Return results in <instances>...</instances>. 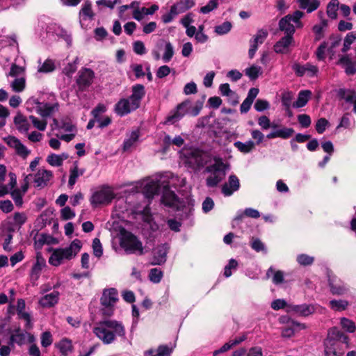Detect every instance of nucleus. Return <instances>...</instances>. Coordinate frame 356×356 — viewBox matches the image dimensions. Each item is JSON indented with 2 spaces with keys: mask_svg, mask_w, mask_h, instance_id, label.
Returning <instances> with one entry per match:
<instances>
[{
  "mask_svg": "<svg viewBox=\"0 0 356 356\" xmlns=\"http://www.w3.org/2000/svg\"><path fill=\"white\" fill-rule=\"evenodd\" d=\"M184 162L193 169L207 165L204 172L210 175L206 179L208 187H215L225 177L227 165L222 159L197 149H185L181 151Z\"/></svg>",
  "mask_w": 356,
  "mask_h": 356,
  "instance_id": "nucleus-1",
  "label": "nucleus"
},
{
  "mask_svg": "<svg viewBox=\"0 0 356 356\" xmlns=\"http://www.w3.org/2000/svg\"><path fill=\"white\" fill-rule=\"evenodd\" d=\"M26 109L29 112H35L40 115L43 119L40 120L34 115L29 117L34 127L39 131H44L47 127L46 118L50 117L58 110V103H48L39 101L35 97H30L25 102Z\"/></svg>",
  "mask_w": 356,
  "mask_h": 356,
  "instance_id": "nucleus-2",
  "label": "nucleus"
},
{
  "mask_svg": "<svg viewBox=\"0 0 356 356\" xmlns=\"http://www.w3.org/2000/svg\"><path fill=\"white\" fill-rule=\"evenodd\" d=\"M95 336L104 344H111L116 337L125 338L126 330L122 323L116 320H103L97 323L93 328Z\"/></svg>",
  "mask_w": 356,
  "mask_h": 356,
  "instance_id": "nucleus-3",
  "label": "nucleus"
},
{
  "mask_svg": "<svg viewBox=\"0 0 356 356\" xmlns=\"http://www.w3.org/2000/svg\"><path fill=\"white\" fill-rule=\"evenodd\" d=\"M203 106L202 102H197L194 106L192 102L187 99L179 104L176 108L172 111L168 115L165 123L174 124L179 121L184 115L197 116Z\"/></svg>",
  "mask_w": 356,
  "mask_h": 356,
  "instance_id": "nucleus-4",
  "label": "nucleus"
},
{
  "mask_svg": "<svg viewBox=\"0 0 356 356\" xmlns=\"http://www.w3.org/2000/svg\"><path fill=\"white\" fill-rule=\"evenodd\" d=\"M82 244L80 240L74 239L69 246L64 248H56L53 250L49 262L51 265L58 266L65 260H70L80 251Z\"/></svg>",
  "mask_w": 356,
  "mask_h": 356,
  "instance_id": "nucleus-5",
  "label": "nucleus"
},
{
  "mask_svg": "<svg viewBox=\"0 0 356 356\" xmlns=\"http://www.w3.org/2000/svg\"><path fill=\"white\" fill-rule=\"evenodd\" d=\"M120 245L128 254L142 255L144 254L143 243L129 232H122Z\"/></svg>",
  "mask_w": 356,
  "mask_h": 356,
  "instance_id": "nucleus-6",
  "label": "nucleus"
},
{
  "mask_svg": "<svg viewBox=\"0 0 356 356\" xmlns=\"http://www.w3.org/2000/svg\"><path fill=\"white\" fill-rule=\"evenodd\" d=\"M115 194L109 187H102L92 195L90 202L93 207L108 204L114 199Z\"/></svg>",
  "mask_w": 356,
  "mask_h": 356,
  "instance_id": "nucleus-7",
  "label": "nucleus"
},
{
  "mask_svg": "<svg viewBox=\"0 0 356 356\" xmlns=\"http://www.w3.org/2000/svg\"><path fill=\"white\" fill-rule=\"evenodd\" d=\"M318 309H321V307L317 304H289L286 312L300 316L307 317L315 313Z\"/></svg>",
  "mask_w": 356,
  "mask_h": 356,
  "instance_id": "nucleus-8",
  "label": "nucleus"
},
{
  "mask_svg": "<svg viewBox=\"0 0 356 356\" xmlns=\"http://www.w3.org/2000/svg\"><path fill=\"white\" fill-rule=\"evenodd\" d=\"M3 140L10 147L15 149L16 153L23 159H26L31 153V151L15 136H9L4 138Z\"/></svg>",
  "mask_w": 356,
  "mask_h": 356,
  "instance_id": "nucleus-9",
  "label": "nucleus"
},
{
  "mask_svg": "<svg viewBox=\"0 0 356 356\" xmlns=\"http://www.w3.org/2000/svg\"><path fill=\"white\" fill-rule=\"evenodd\" d=\"M53 177V173L50 170L39 169L34 175L33 183L36 188H43L47 186Z\"/></svg>",
  "mask_w": 356,
  "mask_h": 356,
  "instance_id": "nucleus-10",
  "label": "nucleus"
},
{
  "mask_svg": "<svg viewBox=\"0 0 356 356\" xmlns=\"http://www.w3.org/2000/svg\"><path fill=\"white\" fill-rule=\"evenodd\" d=\"M328 285L333 295L342 296L348 291L346 284L336 276L328 277Z\"/></svg>",
  "mask_w": 356,
  "mask_h": 356,
  "instance_id": "nucleus-11",
  "label": "nucleus"
},
{
  "mask_svg": "<svg viewBox=\"0 0 356 356\" xmlns=\"http://www.w3.org/2000/svg\"><path fill=\"white\" fill-rule=\"evenodd\" d=\"M292 69L298 76L307 75L312 77L316 76L318 72V67L310 63H306L302 65L296 63L292 65Z\"/></svg>",
  "mask_w": 356,
  "mask_h": 356,
  "instance_id": "nucleus-12",
  "label": "nucleus"
},
{
  "mask_svg": "<svg viewBox=\"0 0 356 356\" xmlns=\"http://www.w3.org/2000/svg\"><path fill=\"white\" fill-rule=\"evenodd\" d=\"M169 245L166 243L156 246L153 250L152 265H161L166 261Z\"/></svg>",
  "mask_w": 356,
  "mask_h": 356,
  "instance_id": "nucleus-13",
  "label": "nucleus"
},
{
  "mask_svg": "<svg viewBox=\"0 0 356 356\" xmlns=\"http://www.w3.org/2000/svg\"><path fill=\"white\" fill-rule=\"evenodd\" d=\"M240 188V181L235 175H231L228 178V181L222 186L221 191L225 197L231 196L234 192L238 191Z\"/></svg>",
  "mask_w": 356,
  "mask_h": 356,
  "instance_id": "nucleus-14",
  "label": "nucleus"
},
{
  "mask_svg": "<svg viewBox=\"0 0 356 356\" xmlns=\"http://www.w3.org/2000/svg\"><path fill=\"white\" fill-rule=\"evenodd\" d=\"M94 79V72L88 68H83L79 72V77L77 79V84L81 90L89 87Z\"/></svg>",
  "mask_w": 356,
  "mask_h": 356,
  "instance_id": "nucleus-15",
  "label": "nucleus"
},
{
  "mask_svg": "<svg viewBox=\"0 0 356 356\" xmlns=\"http://www.w3.org/2000/svg\"><path fill=\"white\" fill-rule=\"evenodd\" d=\"M294 43L293 37L285 35L278 40L274 45V51L277 54H288L290 52V47Z\"/></svg>",
  "mask_w": 356,
  "mask_h": 356,
  "instance_id": "nucleus-16",
  "label": "nucleus"
},
{
  "mask_svg": "<svg viewBox=\"0 0 356 356\" xmlns=\"http://www.w3.org/2000/svg\"><path fill=\"white\" fill-rule=\"evenodd\" d=\"M138 107H134L129 98L121 99L115 106V111L120 116H124L135 111Z\"/></svg>",
  "mask_w": 356,
  "mask_h": 356,
  "instance_id": "nucleus-17",
  "label": "nucleus"
},
{
  "mask_svg": "<svg viewBox=\"0 0 356 356\" xmlns=\"http://www.w3.org/2000/svg\"><path fill=\"white\" fill-rule=\"evenodd\" d=\"M45 259L42 257L40 253L38 252L35 258V262L34 263L30 273V277L32 282H36L38 280L42 270L45 266Z\"/></svg>",
  "mask_w": 356,
  "mask_h": 356,
  "instance_id": "nucleus-18",
  "label": "nucleus"
},
{
  "mask_svg": "<svg viewBox=\"0 0 356 356\" xmlns=\"http://www.w3.org/2000/svg\"><path fill=\"white\" fill-rule=\"evenodd\" d=\"M143 193L147 198H152L159 191V185L158 181L153 179L144 180L141 184Z\"/></svg>",
  "mask_w": 356,
  "mask_h": 356,
  "instance_id": "nucleus-19",
  "label": "nucleus"
},
{
  "mask_svg": "<svg viewBox=\"0 0 356 356\" xmlns=\"http://www.w3.org/2000/svg\"><path fill=\"white\" fill-rule=\"evenodd\" d=\"M118 300L117 290L111 288L103 291L100 302L102 305L114 306Z\"/></svg>",
  "mask_w": 356,
  "mask_h": 356,
  "instance_id": "nucleus-20",
  "label": "nucleus"
},
{
  "mask_svg": "<svg viewBox=\"0 0 356 356\" xmlns=\"http://www.w3.org/2000/svg\"><path fill=\"white\" fill-rule=\"evenodd\" d=\"M55 33V35L60 39H63L66 42L68 46H70L72 44V37L71 35L69 34L67 31L64 30L62 28H60L59 26H48L47 29V34L48 35H52Z\"/></svg>",
  "mask_w": 356,
  "mask_h": 356,
  "instance_id": "nucleus-21",
  "label": "nucleus"
},
{
  "mask_svg": "<svg viewBox=\"0 0 356 356\" xmlns=\"http://www.w3.org/2000/svg\"><path fill=\"white\" fill-rule=\"evenodd\" d=\"M145 95V87L141 84H136L132 87V94L129 98L132 101L134 107H139Z\"/></svg>",
  "mask_w": 356,
  "mask_h": 356,
  "instance_id": "nucleus-22",
  "label": "nucleus"
},
{
  "mask_svg": "<svg viewBox=\"0 0 356 356\" xmlns=\"http://www.w3.org/2000/svg\"><path fill=\"white\" fill-rule=\"evenodd\" d=\"M60 293L57 291H53L50 293L46 294L39 300V304L43 307H51L58 303Z\"/></svg>",
  "mask_w": 356,
  "mask_h": 356,
  "instance_id": "nucleus-23",
  "label": "nucleus"
},
{
  "mask_svg": "<svg viewBox=\"0 0 356 356\" xmlns=\"http://www.w3.org/2000/svg\"><path fill=\"white\" fill-rule=\"evenodd\" d=\"M325 356H343V350H339L338 342L333 340H327L325 348Z\"/></svg>",
  "mask_w": 356,
  "mask_h": 356,
  "instance_id": "nucleus-24",
  "label": "nucleus"
},
{
  "mask_svg": "<svg viewBox=\"0 0 356 356\" xmlns=\"http://www.w3.org/2000/svg\"><path fill=\"white\" fill-rule=\"evenodd\" d=\"M294 130L292 128L282 127L281 129L273 131L266 135L268 139H273L275 138H281L283 139H287L290 138Z\"/></svg>",
  "mask_w": 356,
  "mask_h": 356,
  "instance_id": "nucleus-25",
  "label": "nucleus"
},
{
  "mask_svg": "<svg viewBox=\"0 0 356 356\" xmlns=\"http://www.w3.org/2000/svg\"><path fill=\"white\" fill-rule=\"evenodd\" d=\"M25 309V302L23 299H19L17 305V312L19 318L24 319L26 321V327L31 328V318L29 313L24 312Z\"/></svg>",
  "mask_w": 356,
  "mask_h": 356,
  "instance_id": "nucleus-26",
  "label": "nucleus"
},
{
  "mask_svg": "<svg viewBox=\"0 0 356 356\" xmlns=\"http://www.w3.org/2000/svg\"><path fill=\"white\" fill-rule=\"evenodd\" d=\"M279 28L286 33V35L293 36L295 33V26L291 24L290 17H284L279 22Z\"/></svg>",
  "mask_w": 356,
  "mask_h": 356,
  "instance_id": "nucleus-27",
  "label": "nucleus"
},
{
  "mask_svg": "<svg viewBox=\"0 0 356 356\" xmlns=\"http://www.w3.org/2000/svg\"><path fill=\"white\" fill-rule=\"evenodd\" d=\"M140 137V133L138 130L133 131L130 133L129 136H127V138L124 140L123 143V150L128 151L132 147L135 146L137 142L138 141Z\"/></svg>",
  "mask_w": 356,
  "mask_h": 356,
  "instance_id": "nucleus-28",
  "label": "nucleus"
},
{
  "mask_svg": "<svg viewBox=\"0 0 356 356\" xmlns=\"http://www.w3.org/2000/svg\"><path fill=\"white\" fill-rule=\"evenodd\" d=\"M312 95V92L308 90H301L298 93L297 100L293 103V108H301L305 106Z\"/></svg>",
  "mask_w": 356,
  "mask_h": 356,
  "instance_id": "nucleus-29",
  "label": "nucleus"
},
{
  "mask_svg": "<svg viewBox=\"0 0 356 356\" xmlns=\"http://www.w3.org/2000/svg\"><path fill=\"white\" fill-rule=\"evenodd\" d=\"M272 277V282L273 284L277 285L284 282V273L281 270H275L273 266H270L266 272V278L269 279Z\"/></svg>",
  "mask_w": 356,
  "mask_h": 356,
  "instance_id": "nucleus-30",
  "label": "nucleus"
},
{
  "mask_svg": "<svg viewBox=\"0 0 356 356\" xmlns=\"http://www.w3.org/2000/svg\"><path fill=\"white\" fill-rule=\"evenodd\" d=\"M85 172V170L83 168H79L77 164H74L72 168H70V177L68 181V185L70 188H72L73 186L76 182L77 179L82 176Z\"/></svg>",
  "mask_w": 356,
  "mask_h": 356,
  "instance_id": "nucleus-31",
  "label": "nucleus"
},
{
  "mask_svg": "<svg viewBox=\"0 0 356 356\" xmlns=\"http://www.w3.org/2000/svg\"><path fill=\"white\" fill-rule=\"evenodd\" d=\"M68 158L67 154H51L47 158V163L51 166L59 167L62 165L63 161Z\"/></svg>",
  "mask_w": 356,
  "mask_h": 356,
  "instance_id": "nucleus-32",
  "label": "nucleus"
},
{
  "mask_svg": "<svg viewBox=\"0 0 356 356\" xmlns=\"http://www.w3.org/2000/svg\"><path fill=\"white\" fill-rule=\"evenodd\" d=\"M306 327L305 324L300 323L296 321L291 323V326L283 328L282 331V337L284 338H290L293 336L296 329L302 330Z\"/></svg>",
  "mask_w": 356,
  "mask_h": 356,
  "instance_id": "nucleus-33",
  "label": "nucleus"
},
{
  "mask_svg": "<svg viewBox=\"0 0 356 356\" xmlns=\"http://www.w3.org/2000/svg\"><path fill=\"white\" fill-rule=\"evenodd\" d=\"M56 347L58 348L60 353L63 356H67L73 350L71 340L67 338L61 339L58 343L56 344Z\"/></svg>",
  "mask_w": 356,
  "mask_h": 356,
  "instance_id": "nucleus-34",
  "label": "nucleus"
},
{
  "mask_svg": "<svg viewBox=\"0 0 356 356\" xmlns=\"http://www.w3.org/2000/svg\"><path fill=\"white\" fill-rule=\"evenodd\" d=\"M234 146L237 148L238 151L243 154H248L252 152L255 147V143L252 140H248L245 143L241 141H236Z\"/></svg>",
  "mask_w": 356,
  "mask_h": 356,
  "instance_id": "nucleus-35",
  "label": "nucleus"
},
{
  "mask_svg": "<svg viewBox=\"0 0 356 356\" xmlns=\"http://www.w3.org/2000/svg\"><path fill=\"white\" fill-rule=\"evenodd\" d=\"M302 9H307V13H312L316 10L320 5L318 0H298Z\"/></svg>",
  "mask_w": 356,
  "mask_h": 356,
  "instance_id": "nucleus-36",
  "label": "nucleus"
},
{
  "mask_svg": "<svg viewBox=\"0 0 356 356\" xmlns=\"http://www.w3.org/2000/svg\"><path fill=\"white\" fill-rule=\"evenodd\" d=\"M339 97L346 102L353 104L356 101V92L350 89H340L339 90Z\"/></svg>",
  "mask_w": 356,
  "mask_h": 356,
  "instance_id": "nucleus-37",
  "label": "nucleus"
},
{
  "mask_svg": "<svg viewBox=\"0 0 356 356\" xmlns=\"http://www.w3.org/2000/svg\"><path fill=\"white\" fill-rule=\"evenodd\" d=\"M25 340L26 334L21 332L19 328L15 330V332H13L10 337V344L17 343L18 345H22L25 343Z\"/></svg>",
  "mask_w": 356,
  "mask_h": 356,
  "instance_id": "nucleus-38",
  "label": "nucleus"
},
{
  "mask_svg": "<svg viewBox=\"0 0 356 356\" xmlns=\"http://www.w3.org/2000/svg\"><path fill=\"white\" fill-rule=\"evenodd\" d=\"M164 43V52L162 59L164 63H168L172 58L175 50L173 45L169 41H163Z\"/></svg>",
  "mask_w": 356,
  "mask_h": 356,
  "instance_id": "nucleus-39",
  "label": "nucleus"
},
{
  "mask_svg": "<svg viewBox=\"0 0 356 356\" xmlns=\"http://www.w3.org/2000/svg\"><path fill=\"white\" fill-rule=\"evenodd\" d=\"M14 122L19 131L26 132L29 131L30 125L27 120L24 118L22 115H16L14 119Z\"/></svg>",
  "mask_w": 356,
  "mask_h": 356,
  "instance_id": "nucleus-40",
  "label": "nucleus"
},
{
  "mask_svg": "<svg viewBox=\"0 0 356 356\" xmlns=\"http://www.w3.org/2000/svg\"><path fill=\"white\" fill-rule=\"evenodd\" d=\"M161 201L166 206L173 207L176 204L177 200L175 193L166 190L162 196Z\"/></svg>",
  "mask_w": 356,
  "mask_h": 356,
  "instance_id": "nucleus-41",
  "label": "nucleus"
},
{
  "mask_svg": "<svg viewBox=\"0 0 356 356\" xmlns=\"http://www.w3.org/2000/svg\"><path fill=\"white\" fill-rule=\"evenodd\" d=\"M293 93L291 91H284L282 94V104L284 107L286 111H290V108L291 105H293L292 100L293 99Z\"/></svg>",
  "mask_w": 356,
  "mask_h": 356,
  "instance_id": "nucleus-42",
  "label": "nucleus"
},
{
  "mask_svg": "<svg viewBox=\"0 0 356 356\" xmlns=\"http://www.w3.org/2000/svg\"><path fill=\"white\" fill-rule=\"evenodd\" d=\"M339 9V2L338 0H331L327 6V14L331 19H336L337 17V10Z\"/></svg>",
  "mask_w": 356,
  "mask_h": 356,
  "instance_id": "nucleus-43",
  "label": "nucleus"
},
{
  "mask_svg": "<svg viewBox=\"0 0 356 356\" xmlns=\"http://www.w3.org/2000/svg\"><path fill=\"white\" fill-rule=\"evenodd\" d=\"M26 86V79L24 77L15 78L13 81L10 83V87L14 92H21Z\"/></svg>",
  "mask_w": 356,
  "mask_h": 356,
  "instance_id": "nucleus-44",
  "label": "nucleus"
},
{
  "mask_svg": "<svg viewBox=\"0 0 356 356\" xmlns=\"http://www.w3.org/2000/svg\"><path fill=\"white\" fill-rule=\"evenodd\" d=\"M356 40V31L348 33L344 38L343 48L341 51L343 53L347 52L350 49L351 44Z\"/></svg>",
  "mask_w": 356,
  "mask_h": 356,
  "instance_id": "nucleus-45",
  "label": "nucleus"
},
{
  "mask_svg": "<svg viewBox=\"0 0 356 356\" xmlns=\"http://www.w3.org/2000/svg\"><path fill=\"white\" fill-rule=\"evenodd\" d=\"M245 72L251 80H255L262 74V69L260 66L253 65L246 68Z\"/></svg>",
  "mask_w": 356,
  "mask_h": 356,
  "instance_id": "nucleus-46",
  "label": "nucleus"
},
{
  "mask_svg": "<svg viewBox=\"0 0 356 356\" xmlns=\"http://www.w3.org/2000/svg\"><path fill=\"white\" fill-rule=\"evenodd\" d=\"M329 304L332 309L337 312L345 310L349 305L346 300H332L330 301Z\"/></svg>",
  "mask_w": 356,
  "mask_h": 356,
  "instance_id": "nucleus-47",
  "label": "nucleus"
},
{
  "mask_svg": "<svg viewBox=\"0 0 356 356\" xmlns=\"http://www.w3.org/2000/svg\"><path fill=\"white\" fill-rule=\"evenodd\" d=\"M268 36V32L266 30H259L256 35L254 36L253 40L250 41V44H254L258 47L259 44H261Z\"/></svg>",
  "mask_w": 356,
  "mask_h": 356,
  "instance_id": "nucleus-48",
  "label": "nucleus"
},
{
  "mask_svg": "<svg viewBox=\"0 0 356 356\" xmlns=\"http://www.w3.org/2000/svg\"><path fill=\"white\" fill-rule=\"evenodd\" d=\"M55 70V64L53 60L47 59L38 67V72L42 73L51 72Z\"/></svg>",
  "mask_w": 356,
  "mask_h": 356,
  "instance_id": "nucleus-49",
  "label": "nucleus"
},
{
  "mask_svg": "<svg viewBox=\"0 0 356 356\" xmlns=\"http://www.w3.org/2000/svg\"><path fill=\"white\" fill-rule=\"evenodd\" d=\"M6 174V168L4 165L0 164V197L6 195V187L4 186L5 177Z\"/></svg>",
  "mask_w": 356,
  "mask_h": 356,
  "instance_id": "nucleus-50",
  "label": "nucleus"
},
{
  "mask_svg": "<svg viewBox=\"0 0 356 356\" xmlns=\"http://www.w3.org/2000/svg\"><path fill=\"white\" fill-rule=\"evenodd\" d=\"M232 27V23L229 22H225L222 24L218 25L215 27V32L218 35H225L229 33Z\"/></svg>",
  "mask_w": 356,
  "mask_h": 356,
  "instance_id": "nucleus-51",
  "label": "nucleus"
},
{
  "mask_svg": "<svg viewBox=\"0 0 356 356\" xmlns=\"http://www.w3.org/2000/svg\"><path fill=\"white\" fill-rule=\"evenodd\" d=\"M340 323L342 328L346 331L350 333L355 332L356 327L355 323L353 321L347 318H341Z\"/></svg>",
  "mask_w": 356,
  "mask_h": 356,
  "instance_id": "nucleus-52",
  "label": "nucleus"
},
{
  "mask_svg": "<svg viewBox=\"0 0 356 356\" xmlns=\"http://www.w3.org/2000/svg\"><path fill=\"white\" fill-rule=\"evenodd\" d=\"M296 260L301 266H309L313 264L314 258L306 254H300L297 256Z\"/></svg>",
  "mask_w": 356,
  "mask_h": 356,
  "instance_id": "nucleus-53",
  "label": "nucleus"
},
{
  "mask_svg": "<svg viewBox=\"0 0 356 356\" xmlns=\"http://www.w3.org/2000/svg\"><path fill=\"white\" fill-rule=\"evenodd\" d=\"M251 248L255 250L256 252H264L266 253V248L265 245L261 242V241L257 238H252L250 243Z\"/></svg>",
  "mask_w": 356,
  "mask_h": 356,
  "instance_id": "nucleus-54",
  "label": "nucleus"
},
{
  "mask_svg": "<svg viewBox=\"0 0 356 356\" xmlns=\"http://www.w3.org/2000/svg\"><path fill=\"white\" fill-rule=\"evenodd\" d=\"M163 277V273L158 268H152L150 270L149 277L151 282L154 283H159L161 282Z\"/></svg>",
  "mask_w": 356,
  "mask_h": 356,
  "instance_id": "nucleus-55",
  "label": "nucleus"
},
{
  "mask_svg": "<svg viewBox=\"0 0 356 356\" xmlns=\"http://www.w3.org/2000/svg\"><path fill=\"white\" fill-rule=\"evenodd\" d=\"M238 266V262L234 259H231L229 261V264L225 266V270H224V275L226 277H229L232 275V270H236Z\"/></svg>",
  "mask_w": 356,
  "mask_h": 356,
  "instance_id": "nucleus-56",
  "label": "nucleus"
},
{
  "mask_svg": "<svg viewBox=\"0 0 356 356\" xmlns=\"http://www.w3.org/2000/svg\"><path fill=\"white\" fill-rule=\"evenodd\" d=\"M41 345L42 347L47 348L51 345L53 342L52 335L50 332L46 331L42 333L41 337Z\"/></svg>",
  "mask_w": 356,
  "mask_h": 356,
  "instance_id": "nucleus-57",
  "label": "nucleus"
},
{
  "mask_svg": "<svg viewBox=\"0 0 356 356\" xmlns=\"http://www.w3.org/2000/svg\"><path fill=\"white\" fill-rule=\"evenodd\" d=\"M304 13L302 11L296 10L292 15H288L286 17H290V20L296 24L298 28L302 26L300 19L303 17Z\"/></svg>",
  "mask_w": 356,
  "mask_h": 356,
  "instance_id": "nucleus-58",
  "label": "nucleus"
},
{
  "mask_svg": "<svg viewBox=\"0 0 356 356\" xmlns=\"http://www.w3.org/2000/svg\"><path fill=\"white\" fill-rule=\"evenodd\" d=\"M93 253L95 257L99 258L103 254V248L99 238H95L92 241Z\"/></svg>",
  "mask_w": 356,
  "mask_h": 356,
  "instance_id": "nucleus-59",
  "label": "nucleus"
},
{
  "mask_svg": "<svg viewBox=\"0 0 356 356\" xmlns=\"http://www.w3.org/2000/svg\"><path fill=\"white\" fill-rule=\"evenodd\" d=\"M218 6V3L217 0H210L207 5L202 6L200 8V11L203 14H207L213 10L214 9L217 8Z\"/></svg>",
  "mask_w": 356,
  "mask_h": 356,
  "instance_id": "nucleus-60",
  "label": "nucleus"
},
{
  "mask_svg": "<svg viewBox=\"0 0 356 356\" xmlns=\"http://www.w3.org/2000/svg\"><path fill=\"white\" fill-rule=\"evenodd\" d=\"M328 124L329 122L325 118H322L318 119L315 126L316 131L318 134H323L325 131Z\"/></svg>",
  "mask_w": 356,
  "mask_h": 356,
  "instance_id": "nucleus-61",
  "label": "nucleus"
},
{
  "mask_svg": "<svg viewBox=\"0 0 356 356\" xmlns=\"http://www.w3.org/2000/svg\"><path fill=\"white\" fill-rule=\"evenodd\" d=\"M134 51L138 55H143L146 53V48L142 41L138 40L133 44Z\"/></svg>",
  "mask_w": 356,
  "mask_h": 356,
  "instance_id": "nucleus-62",
  "label": "nucleus"
},
{
  "mask_svg": "<svg viewBox=\"0 0 356 356\" xmlns=\"http://www.w3.org/2000/svg\"><path fill=\"white\" fill-rule=\"evenodd\" d=\"M12 198L13 199L15 204L21 207L23 204L22 195L19 189H15L10 191Z\"/></svg>",
  "mask_w": 356,
  "mask_h": 356,
  "instance_id": "nucleus-63",
  "label": "nucleus"
},
{
  "mask_svg": "<svg viewBox=\"0 0 356 356\" xmlns=\"http://www.w3.org/2000/svg\"><path fill=\"white\" fill-rule=\"evenodd\" d=\"M156 351L159 356H170L172 352V348L166 345H161L158 347Z\"/></svg>",
  "mask_w": 356,
  "mask_h": 356,
  "instance_id": "nucleus-64",
  "label": "nucleus"
}]
</instances>
